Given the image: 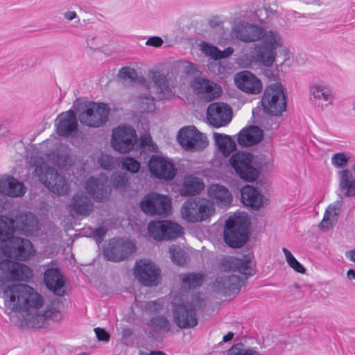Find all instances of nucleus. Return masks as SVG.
<instances>
[{
  "instance_id": "f257e3e1",
  "label": "nucleus",
  "mask_w": 355,
  "mask_h": 355,
  "mask_svg": "<svg viewBox=\"0 0 355 355\" xmlns=\"http://www.w3.org/2000/svg\"><path fill=\"white\" fill-rule=\"evenodd\" d=\"M0 297L3 300L6 313H21L22 326L40 328L49 320L58 321L61 318L60 304H53L43 309L42 296L27 284H10L2 288Z\"/></svg>"
},
{
  "instance_id": "f03ea898",
  "label": "nucleus",
  "mask_w": 355,
  "mask_h": 355,
  "mask_svg": "<svg viewBox=\"0 0 355 355\" xmlns=\"http://www.w3.org/2000/svg\"><path fill=\"white\" fill-rule=\"evenodd\" d=\"M205 295L198 293L193 295L190 302L176 304L173 300L174 321L180 329L193 328L198 324L197 311L205 306Z\"/></svg>"
},
{
  "instance_id": "7ed1b4c3",
  "label": "nucleus",
  "mask_w": 355,
  "mask_h": 355,
  "mask_svg": "<svg viewBox=\"0 0 355 355\" xmlns=\"http://www.w3.org/2000/svg\"><path fill=\"white\" fill-rule=\"evenodd\" d=\"M35 174L40 182L50 191L58 195H66L69 191V185L65 177L59 174L54 168L42 162L35 166Z\"/></svg>"
},
{
  "instance_id": "20e7f679",
  "label": "nucleus",
  "mask_w": 355,
  "mask_h": 355,
  "mask_svg": "<svg viewBox=\"0 0 355 355\" xmlns=\"http://www.w3.org/2000/svg\"><path fill=\"white\" fill-rule=\"evenodd\" d=\"M262 42L258 46L257 59L266 67L272 65L277 55L276 49L284 45L282 35L277 31H265L262 28L261 39Z\"/></svg>"
},
{
  "instance_id": "39448f33",
  "label": "nucleus",
  "mask_w": 355,
  "mask_h": 355,
  "mask_svg": "<svg viewBox=\"0 0 355 355\" xmlns=\"http://www.w3.org/2000/svg\"><path fill=\"white\" fill-rule=\"evenodd\" d=\"M261 103L265 112L273 116L280 115L286 107V96L282 85L276 83L267 86L263 94Z\"/></svg>"
},
{
  "instance_id": "423d86ee",
  "label": "nucleus",
  "mask_w": 355,
  "mask_h": 355,
  "mask_svg": "<svg viewBox=\"0 0 355 355\" xmlns=\"http://www.w3.org/2000/svg\"><path fill=\"white\" fill-rule=\"evenodd\" d=\"M309 101L310 104L320 110H324L333 105L336 94L329 84L323 80H315L309 83Z\"/></svg>"
},
{
  "instance_id": "0eeeda50",
  "label": "nucleus",
  "mask_w": 355,
  "mask_h": 355,
  "mask_svg": "<svg viewBox=\"0 0 355 355\" xmlns=\"http://www.w3.org/2000/svg\"><path fill=\"white\" fill-rule=\"evenodd\" d=\"M32 277L33 271L29 267L9 259L0 266V289L8 286V283L26 282Z\"/></svg>"
},
{
  "instance_id": "6e6552de",
  "label": "nucleus",
  "mask_w": 355,
  "mask_h": 355,
  "mask_svg": "<svg viewBox=\"0 0 355 355\" xmlns=\"http://www.w3.org/2000/svg\"><path fill=\"white\" fill-rule=\"evenodd\" d=\"M248 224L245 218L241 217H230L224 230L225 243L232 248H240L248 240Z\"/></svg>"
},
{
  "instance_id": "1a4fd4ad",
  "label": "nucleus",
  "mask_w": 355,
  "mask_h": 355,
  "mask_svg": "<svg viewBox=\"0 0 355 355\" xmlns=\"http://www.w3.org/2000/svg\"><path fill=\"white\" fill-rule=\"evenodd\" d=\"M109 114L110 108L105 103L92 102L79 113L78 119L84 125L99 128L107 122Z\"/></svg>"
},
{
  "instance_id": "9d476101",
  "label": "nucleus",
  "mask_w": 355,
  "mask_h": 355,
  "mask_svg": "<svg viewBox=\"0 0 355 355\" xmlns=\"http://www.w3.org/2000/svg\"><path fill=\"white\" fill-rule=\"evenodd\" d=\"M141 209L146 214L166 216L170 214L171 199L157 193H150L140 202Z\"/></svg>"
},
{
  "instance_id": "9b49d317",
  "label": "nucleus",
  "mask_w": 355,
  "mask_h": 355,
  "mask_svg": "<svg viewBox=\"0 0 355 355\" xmlns=\"http://www.w3.org/2000/svg\"><path fill=\"white\" fill-rule=\"evenodd\" d=\"M252 155L249 153H236L232 155L230 164L239 178L253 182L259 176V171L252 166Z\"/></svg>"
},
{
  "instance_id": "f8f14e48",
  "label": "nucleus",
  "mask_w": 355,
  "mask_h": 355,
  "mask_svg": "<svg viewBox=\"0 0 355 355\" xmlns=\"http://www.w3.org/2000/svg\"><path fill=\"white\" fill-rule=\"evenodd\" d=\"M148 230L150 236L157 241L174 239L184 233L182 226L170 220L152 221Z\"/></svg>"
},
{
  "instance_id": "ddd939ff",
  "label": "nucleus",
  "mask_w": 355,
  "mask_h": 355,
  "mask_svg": "<svg viewBox=\"0 0 355 355\" xmlns=\"http://www.w3.org/2000/svg\"><path fill=\"white\" fill-rule=\"evenodd\" d=\"M136 141V131L130 126L119 125L112 131V146L121 153H126L133 149Z\"/></svg>"
},
{
  "instance_id": "4468645a",
  "label": "nucleus",
  "mask_w": 355,
  "mask_h": 355,
  "mask_svg": "<svg viewBox=\"0 0 355 355\" xmlns=\"http://www.w3.org/2000/svg\"><path fill=\"white\" fill-rule=\"evenodd\" d=\"M180 144L187 150L198 151L204 149L207 141L195 126H187L181 128L178 134Z\"/></svg>"
},
{
  "instance_id": "2eb2a0df",
  "label": "nucleus",
  "mask_w": 355,
  "mask_h": 355,
  "mask_svg": "<svg viewBox=\"0 0 355 355\" xmlns=\"http://www.w3.org/2000/svg\"><path fill=\"white\" fill-rule=\"evenodd\" d=\"M135 250V245L130 241L111 240L104 248L103 255L108 261L119 262L128 258Z\"/></svg>"
},
{
  "instance_id": "dca6fc26",
  "label": "nucleus",
  "mask_w": 355,
  "mask_h": 355,
  "mask_svg": "<svg viewBox=\"0 0 355 355\" xmlns=\"http://www.w3.org/2000/svg\"><path fill=\"white\" fill-rule=\"evenodd\" d=\"M26 189L23 182L11 175L0 178V207L4 208L7 197L17 198L23 196Z\"/></svg>"
},
{
  "instance_id": "f3484780",
  "label": "nucleus",
  "mask_w": 355,
  "mask_h": 355,
  "mask_svg": "<svg viewBox=\"0 0 355 355\" xmlns=\"http://www.w3.org/2000/svg\"><path fill=\"white\" fill-rule=\"evenodd\" d=\"M148 168L152 176L160 180H171L176 175L175 165L171 161L159 155L150 157Z\"/></svg>"
},
{
  "instance_id": "a211bd4d",
  "label": "nucleus",
  "mask_w": 355,
  "mask_h": 355,
  "mask_svg": "<svg viewBox=\"0 0 355 355\" xmlns=\"http://www.w3.org/2000/svg\"><path fill=\"white\" fill-rule=\"evenodd\" d=\"M160 270L152 261L140 260L135 264V275L144 286H157L159 283Z\"/></svg>"
},
{
  "instance_id": "6ab92c4d",
  "label": "nucleus",
  "mask_w": 355,
  "mask_h": 355,
  "mask_svg": "<svg viewBox=\"0 0 355 355\" xmlns=\"http://www.w3.org/2000/svg\"><path fill=\"white\" fill-rule=\"evenodd\" d=\"M207 119L214 127L225 126L232 119V109L224 103H211L207 110Z\"/></svg>"
},
{
  "instance_id": "aec40b11",
  "label": "nucleus",
  "mask_w": 355,
  "mask_h": 355,
  "mask_svg": "<svg viewBox=\"0 0 355 355\" xmlns=\"http://www.w3.org/2000/svg\"><path fill=\"white\" fill-rule=\"evenodd\" d=\"M220 267L225 271L239 272L246 277L255 274L250 255H243L241 258L232 256L225 257L220 261Z\"/></svg>"
},
{
  "instance_id": "412c9836",
  "label": "nucleus",
  "mask_w": 355,
  "mask_h": 355,
  "mask_svg": "<svg viewBox=\"0 0 355 355\" xmlns=\"http://www.w3.org/2000/svg\"><path fill=\"white\" fill-rule=\"evenodd\" d=\"M262 27L245 21L235 23L232 28V34L236 40L250 43L260 40Z\"/></svg>"
},
{
  "instance_id": "4be33fe9",
  "label": "nucleus",
  "mask_w": 355,
  "mask_h": 355,
  "mask_svg": "<svg viewBox=\"0 0 355 355\" xmlns=\"http://www.w3.org/2000/svg\"><path fill=\"white\" fill-rule=\"evenodd\" d=\"M8 257L19 261H26L35 254L32 243L26 239L13 237L7 243Z\"/></svg>"
},
{
  "instance_id": "5701e85b",
  "label": "nucleus",
  "mask_w": 355,
  "mask_h": 355,
  "mask_svg": "<svg viewBox=\"0 0 355 355\" xmlns=\"http://www.w3.org/2000/svg\"><path fill=\"white\" fill-rule=\"evenodd\" d=\"M234 80L236 86L246 94L256 95L262 91L261 81L249 71L236 73Z\"/></svg>"
},
{
  "instance_id": "b1692460",
  "label": "nucleus",
  "mask_w": 355,
  "mask_h": 355,
  "mask_svg": "<svg viewBox=\"0 0 355 355\" xmlns=\"http://www.w3.org/2000/svg\"><path fill=\"white\" fill-rule=\"evenodd\" d=\"M56 132L58 135L67 137L75 135L78 132V121L75 112L69 110L58 114L55 120Z\"/></svg>"
},
{
  "instance_id": "393cba45",
  "label": "nucleus",
  "mask_w": 355,
  "mask_h": 355,
  "mask_svg": "<svg viewBox=\"0 0 355 355\" xmlns=\"http://www.w3.org/2000/svg\"><path fill=\"white\" fill-rule=\"evenodd\" d=\"M51 264H53V262L44 266V267H49ZM44 282L47 288L55 295L58 296L65 295L66 292L64 288V277L58 268H48L44 273Z\"/></svg>"
},
{
  "instance_id": "a878e982",
  "label": "nucleus",
  "mask_w": 355,
  "mask_h": 355,
  "mask_svg": "<svg viewBox=\"0 0 355 355\" xmlns=\"http://www.w3.org/2000/svg\"><path fill=\"white\" fill-rule=\"evenodd\" d=\"M191 88L207 101L218 98L221 93L220 87L216 83L200 77H196L191 82Z\"/></svg>"
},
{
  "instance_id": "bb28decb",
  "label": "nucleus",
  "mask_w": 355,
  "mask_h": 355,
  "mask_svg": "<svg viewBox=\"0 0 355 355\" xmlns=\"http://www.w3.org/2000/svg\"><path fill=\"white\" fill-rule=\"evenodd\" d=\"M243 285L242 279L234 275L219 276L214 282L215 289L226 296L237 294Z\"/></svg>"
},
{
  "instance_id": "cd10ccee",
  "label": "nucleus",
  "mask_w": 355,
  "mask_h": 355,
  "mask_svg": "<svg viewBox=\"0 0 355 355\" xmlns=\"http://www.w3.org/2000/svg\"><path fill=\"white\" fill-rule=\"evenodd\" d=\"M15 231L26 236H32L38 231V220L31 213H22L15 220Z\"/></svg>"
},
{
  "instance_id": "c85d7f7f",
  "label": "nucleus",
  "mask_w": 355,
  "mask_h": 355,
  "mask_svg": "<svg viewBox=\"0 0 355 355\" xmlns=\"http://www.w3.org/2000/svg\"><path fill=\"white\" fill-rule=\"evenodd\" d=\"M343 202L337 200L330 204L325 209L323 218L319 224V227L322 231H327L332 228L338 222V217L340 215Z\"/></svg>"
},
{
  "instance_id": "c756f323",
  "label": "nucleus",
  "mask_w": 355,
  "mask_h": 355,
  "mask_svg": "<svg viewBox=\"0 0 355 355\" xmlns=\"http://www.w3.org/2000/svg\"><path fill=\"white\" fill-rule=\"evenodd\" d=\"M107 178L100 175L96 178L90 177L86 182L85 189L93 198L101 201L107 193Z\"/></svg>"
},
{
  "instance_id": "7c9ffc66",
  "label": "nucleus",
  "mask_w": 355,
  "mask_h": 355,
  "mask_svg": "<svg viewBox=\"0 0 355 355\" xmlns=\"http://www.w3.org/2000/svg\"><path fill=\"white\" fill-rule=\"evenodd\" d=\"M93 209V204L91 200L83 193H76L73 196L71 204L69 205V211L72 214L87 216Z\"/></svg>"
},
{
  "instance_id": "2f4dec72",
  "label": "nucleus",
  "mask_w": 355,
  "mask_h": 355,
  "mask_svg": "<svg viewBox=\"0 0 355 355\" xmlns=\"http://www.w3.org/2000/svg\"><path fill=\"white\" fill-rule=\"evenodd\" d=\"M243 203L254 209H259L263 204L264 196L253 186L246 185L241 190Z\"/></svg>"
},
{
  "instance_id": "473e14b6",
  "label": "nucleus",
  "mask_w": 355,
  "mask_h": 355,
  "mask_svg": "<svg viewBox=\"0 0 355 355\" xmlns=\"http://www.w3.org/2000/svg\"><path fill=\"white\" fill-rule=\"evenodd\" d=\"M263 137L262 130L257 126L242 129L238 135V144L241 146H251L259 143Z\"/></svg>"
},
{
  "instance_id": "72a5a7b5",
  "label": "nucleus",
  "mask_w": 355,
  "mask_h": 355,
  "mask_svg": "<svg viewBox=\"0 0 355 355\" xmlns=\"http://www.w3.org/2000/svg\"><path fill=\"white\" fill-rule=\"evenodd\" d=\"M209 196L219 207H223L230 205L232 197L228 189L220 184H211L208 189Z\"/></svg>"
},
{
  "instance_id": "f704fd0d",
  "label": "nucleus",
  "mask_w": 355,
  "mask_h": 355,
  "mask_svg": "<svg viewBox=\"0 0 355 355\" xmlns=\"http://www.w3.org/2000/svg\"><path fill=\"white\" fill-rule=\"evenodd\" d=\"M339 189L345 197L355 196V175L349 170L338 172Z\"/></svg>"
},
{
  "instance_id": "c9c22d12",
  "label": "nucleus",
  "mask_w": 355,
  "mask_h": 355,
  "mask_svg": "<svg viewBox=\"0 0 355 355\" xmlns=\"http://www.w3.org/2000/svg\"><path fill=\"white\" fill-rule=\"evenodd\" d=\"M205 187L204 182L200 178L188 176L186 177L180 194L184 196H191L199 193Z\"/></svg>"
},
{
  "instance_id": "e433bc0d",
  "label": "nucleus",
  "mask_w": 355,
  "mask_h": 355,
  "mask_svg": "<svg viewBox=\"0 0 355 355\" xmlns=\"http://www.w3.org/2000/svg\"><path fill=\"white\" fill-rule=\"evenodd\" d=\"M15 232V220L5 215H0V243L9 242L13 238Z\"/></svg>"
},
{
  "instance_id": "4c0bfd02",
  "label": "nucleus",
  "mask_w": 355,
  "mask_h": 355,
  "mask_svg": "<svg viewBox=\"0 0 355 355\" xmlns=\"http://www.w3.org/2000/svg\"><path fill=\"white\" fill-rule=\"evenodd\" d=\"M214 138L218 148L224 156H228L235 150V142L230 136L215 132L214 133Z\"/></svg>"
},
{
  "instance_id": "58836bf2",
  "label": "nucleus",
  "mask_w": 355,
  "mask_h": 355,
  "mask_svg": "<svg viewBox=\"0 0 355 355\" xmlns=\"http://www.w3.org/2000/svg\"><path fill=\"white\" fill-rule=\"evenodd\" d=\"M182 218L191 223L200 221V215L198 214L196 199H189L185 201L181 209Z\"/></svg>"
},
{
  "instance_id": "ea45409f",
  "label": "nucleus",
  "mask_w": 355,
  "mask_h": 355,
  "mask_svg": "<svg viewBox=\"0 0 355 355\" xmlns=\"http://www.w3.org/2000/svg\"><path fill=\"white\" fill-rule=\"evenodd\" d=\"M153 80L157 87V91L160 94V98H168L172 94L171 89L167 84V78L164 74L155 72Z\"/></svg>"
},
{
  "instance_id": "a19ab883",
  "label": "nucleus",
  "mask_w": 355,
  "mask_h": 355,
  "mask_svg": "<svg viewBox=\"0 0 355 355\" xmlns=\"http://www.w3.org/2000/svg\"><path fill=\"white\" fill-rule=\"evenodd\" d=\"M146 325L150 327L156 332L166 333L171 331V324L168 320L163 315H157L148 320Z\"/></svg>"
},
{
  "instance_id": "79ce46f5",
  "label": "nucleus",
  "mask_w": 355,
  "mask_h": 355,
  "mask_svg": "<svg viewBox=\"0 0 355 355\" xmlns=\"http://www.w3.org/2000/svg\"><path fill=\"white\" fill-rule=\"evenodd\" d=\"M182 281V286L184 288H195L201 285L203 277L200 274L187 273L180 275Z\"/></svg>"
},
{
  "instance_id": "37998d69",
  "label": "nucleus",
  "mask_w": 355,
  "mask_h": 355,
  "mask_svg": "<svg viewBox=\"0 0 355 355\" xmlns=\"http://www.w3.org/2000/svg\"><path fill=\"white\" fill-rule=\"evenodd\" d=\"M198 214L200 215V221L205 220L214 213L212 203L205 199H196Z\"/></svg>"
},
{
  "instance_id": "c03bdc74",
  "label": "nucleus",
  "mask_w": 355,
  "mask_h": 355,
  "mask_svg": "<svg viewBox=\"0 0 355 355\" xmlns=\"http://www.w3.org/2000/svg\"><path fill=\"white\" fill-rule=\"evenodd\" d=\"M170 257L178 266H183L186 263V253L178 246L171 245L169 248Z\"/></svg>"
},
{
  "instance_id": "a18cd8bd",
  "label": "nucleus",
  "mask_w": 355,
  "mask_h": 355,
  "mask_svg": "<svg viewBox=\"0 0 355 355\" xmlns=\"http://www.w3.org/2000/svg\"><path fill=\"white\" fill-rule=\"evenodd\" d=\"M199 46L200 50L203 54L215 60H220V50L216 46L209 44L206 42H201Z\"/></svg>"
},
{
  "instance_id": "49530a36",
  "label": "nucleus",
  "mask_w": 355,
  "mask_h": 355,
  "mask_svg": "<svg viewBox=\"0 0 355 355\" xmlns=\"http://www.w3.org/2000/svg\"><path fill=\"white\" fill-rule=\"evenodd\" d=\"M47 159L60 168H64L68 164V156L57 151H51L46 154Z\"/></svg>"
},
{
  "instance_id": "de8ad7c7",
  "label": "nucleus",
  "mask_w": 355,
  "mask_h": 355,
  "mask_svg": "<svg viewBox=\"0 0 355 355\" xmlns=\"http://www.w3.org/2000/svg\"><path fill=\"white\" fill-rule=\"evenodd\" d=\"M122 168L131 173H136L140 169V163L130 157H124L121 159Z\"/></svg>"
},
{
  "instance_id": "09e8293b",
  "label": "nucleus",
  "mask_w": 355,
  "mask_h": 355,
  "mask_svg": "<svg viewBox=\"0 0 355 355\" xmlns=\"http://www.w3.org/2000/svg\"><path fill=\"white\" fill-rule=\"evenodd\" d=\"M282 251L285 255L286 260L288 264L296 272L300 273H304L305 268L294 257L292 253L286 248H282Z\"/></svg>"
},
{
  "instance_id": "8fccbe9b",
  "label": "nucleus",
  "mask_w": 355,
  "mask_h": 355,
  "mask_svg": "<svg viewBox=\"0 0 355 355\" xmlns=\"http://www.w3.org/2000/svg\"><path fill=\"white\" fill-rule=\"evenodd\" d=\"M113 186L117 189H125L128 183V178L125 174L116 173L112 177Z\"/></svg>"
},
{
  "instance_id": "3c124183",
  "label": "nucleus",
  "mask_w": 355,
  "mask_h": 355,
  "mask_svg": "<svg viewBox=\"0 0 355 355\" xmlns=\"http://www.w3.org/2000/svg\"><path fill=\"white\" fill-rule=\"evenodd\" d=\"M120 76L124 80H130V82L135 81L137 78V71L130 67H122L119 73Z\"/></svg>"
},
{
  "instance_id": "603ef678",
  "label": "nucleus",
  "mask_w": 355,
  "mask_h": 355,
  "mask_svg": "<svg viewBox=\"0 0 355 355\" xmlns=\"http://www.w3.org/2000/svg\"><path fill=\"white\" fill-rule=\"evenodd\" d=\"M100 166L106 170H112L115 167V160L113 157L108 155H102L98 158Z\"/></svg>"
},
{
  "instance_id": "864d4df0",
  "label": "nucleus",
  "mask_w": 355,
  "mask_h": 355,
  "mask_svg": "<svg viewBox=\"0 0 355 355\" xmlns=\"http://www.w3.org/2000/svg\"><path fill=\"white\" fill-rule=\"evenodd\" d=\"M141 103L143 112H150L155 109L154 98L150 95H144L141 96Z\"/></svg>"
},
{
  "instance_id": "5fc2aeb1",
  "label": "nucleus",
  "mask_w": 355,
  "mask_h": 355,
  "mask_svg": "<svg viewBox=\"0 0 355 355\" xmlns=\"http://www.w3.org/2000/svg\"><path fill=\"white\" fill-rule=\"evenodd\" d=\"M348 159L344 153H338L332 156L331 163L334 166L341 168L347 165Z\"/></svg>"
},
{
  "instance_id": "6e6d98bb",
  "label": "nucleus",
  "mask_w": 355,
  "mask_h": 355,
  "mask_svg": "<svg viewBox=\"0 0 355 355\" xmlns=\"http://www.w3.org/2000/svg\"><path fill=\"white\" fill-rule=\"evenodd\" d=\"M182 64L183 72L189 76H195L199 73L196 64L187 61L181 62Z\"/></svg>"
},
{
  "instance_id": "4d7b16f0",
  "label": "nucleus",
  "mask_w": 355,
  "mask_h": 355,
  "mask_svg": "<svg viewBox=\"0 0 355 355\" xmlns=\"http://www.w3.org/2000/svg\"><path fill=\"white\" fill-rule=\"evenodd\" d=\"M9 259L7 243H0V266Z\"/></svg>"
},
{
  "instance_id": "13d9d810",
  "label": "nucleus",
  "mask_w": 355,
  "mask_h": 355,
  "mask_svg": "<svg viewBox=\"0 0 355 355\" xmlns=\"http://www.w3.org/2000/svg\"><path fill=\"white\" fill-rule=\"evenodd\" d=\"M94 331L98 340L105 342L109 341L110 334L104 329L96 327Z\"/></svg>"
},
{
  "instance_id": "bf43d9fd",
  "label": "nucleus",
  "mask_w": 355,
  "mask_h": 355,
  "mask_svg": "<svg viewBox=\"0 0 355 355\" xmlns=\"http://www.w3.org/2000/svg\"><path fill=\"white\" fill-rule=\"evenodd\" d=\"M106 232L107 230L105 227H101L94 230L92 233L96 242L100 243L103 240Z\"/></svg>"
},
{
  "instance_id": "052dcab7",
  "label": "nucleus",
  "mask_w": 355,
  "mask_h": 355,
  "mask_svg": "<svg viewBox=\"0 0 355 355\" xmlns=\"http://www.w3.org/2000/svg\"><path fill=\"white\" fill-rule=\"evenodd\" d=\"M163 40L159 36H153L149 37L146 42V45L153 47H159L163 44Z\"/></svg>"
},
{
  "instance_id": "680f3d73",
  "label": "nucleus",
  "mask_w": 355,
  "mask_h": 355,
  "mask_svg": "<svg viewBox=\"0 0 355 355\" xmlns=\"http://www.w3.org/2000/svg\"><path fill=\"white\" fill-rule=\"evenodd\" d=\"M244 345L242 343H236L232 345L227 352V355H243L242 347Z\"/></svg>"
},
{
  "instance_id": "e2e57ef3",
  "label": "nucleus",
  "mask_w": 355,
  "mask_h": 355,
  "mask_svg": "<svg viewBox=\"0 0 355 355\" xmlns=\"http://www.w3.org/2000/svg\"><path fill=\"white\" fill-rule=\"evenodd\" d=\"M140 146L143 148L150 149L153 146L152 138L150 135H145L140 138Z\"/></svg>"
},
{
  "instance_id": "0e129e2a",
  "label": "nucleus",
  "mask_w": 355,
  "mask_h": 355,
  "mask_svg": "<svg viewBox=\"0 0 355 355\" xmlns=\"http://www.w3.org/2000/svg\"><path fill=\"white\" fill-rule=\"evenodd\" d=\"M266 13L267 15V18L273 19L275 17H278L282 12L279 10H275L271 7H268L265 8Z\"/></svg>"
},
{
  "instance_id": "69168bd1",
  "label": "nucleus",
  "mask_w": 355,
  "mask_h": 355,
  "mask_svg": "<svg viewBox=\"0 0 355 355\" xmlns=\"http://www.w3.org/2000/svg\"><path fill=\"white\" fill-rule=\"evenodd\" d=\"M233 53L234 49L231 46L226 48L224 51H220V60L230 57Z\"/></svg>"
},
{
  "instance_id": "338daca9",
  "label": "nucleus",
  "mask_w": 355,
  "mask_h": 355,
  "mask_svg": "<svg viewBox=\"0 0 355 355\" xmlns=\"http://www.w3.org/2000/svg\"><path fill=\"white\" fill-rule=\"evenodd\" d=\"M158 306H159V304H157L154 301L147 302L145 306L146 309L150 310V311H159Z\"/></svg>"
},
{
  "instance_id": "774afa93",
  "label": "nucleus",
  "mask_w": 355,
  "mask_h": 355,
  "mask_svg": "<svg viewBox=\"0 0 355 355\" xmlns=\"http://www.w3.org/2000/svg\"><path fill=\"white\" fill-rule=\"evenodd\" d=\"M242 354L243 355H261L258 351H256L253 349H245L244 347H242Z\"/></svg>"
}]
</instances>
